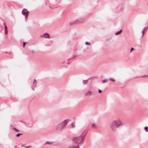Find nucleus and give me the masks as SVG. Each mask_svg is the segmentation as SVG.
I'll return each instance as SVG.
<instances>
[{
  "label": "nucleus",
  "mask_w": 148,
  "mask_h": 148,
  "mask_svg": "<svg viewBox=\"0 0 148 148\" xmlns=\"http://www.w3.org/2000/svg\"><path fill=\"white\" fill-rule=\"evenodd\" d=\"M85 136L82 134L79 137L73 138V143L75 145L69 146L68 148H79V145L84 142Z\"/></svg>",
  "instance_id": "obj_1"
},
{
  "label": "nucleus",
  "mask_w": 148,
  "mask_h": 148,
  "mask_svg": "<svg viewBox=\"0 0 148 148\" xmlns=\"http://www.w3.org/2000/svg\"><path fill=\"white\" fill-rule=\"evenodd\" d=\"M122 125V124L120 120H117L114 121L111 123L110 127L112 131L114 132L117 128Z\"/></svg>",
  "instance_id": "obj_2"
},
{
  "label": "nucleus",
  "mask_w": 148,
  "mask_h": 148,
  "mask_svg": "<svg viewBox=\"0 0 148 148\" xmlns=\"http://www.w3.org/2000/svg\"><path fill=\"white\" fill-rule=\"evenodd\" d=\"M68 121V119H66L61 122L56 126V130L58 131L62 130L65 127Z\"/></svg>",
  "instance_id": "obj_3"
},
{
  "label": "nucleus",
  "mask_w": 148,
  "mask_h": 148,
  "mask_svg": "<svg viewBox=\"0 0 148 148\" xmlns=\"http://www.w3.org/2000/svg\"><path fill=\"white\" fill-rule=\"evenodd\" d=\"M22 13L25 16L26 18H27L29 12L26 9H23L22 11Z\"/></svg>",
  "instance_id": "obj_4"
},
{
  "label": "nucleus",
  "mask_w": 148,
  "mask_h": 148,
  "mask_svg": "<svg viewBox=\"0 0 148 148\" xmlns=\"http://www.w3.org/2000/svg\"><path fill=\"white\" fill-rule=\"evenodd\" d=\"M91 89V88H90L89 90L87 91L85 93V94L86 96H89L92 95V92L91 91H90V90Z\"/></svg>",
  "instance_id": "obj_5"
},
{
  "label": "nucleus",
  "mask_w": 148,
  "mask_h": 148,
  "mask_svg": "<svg viewBox=\"0 0 148 148\" xmlns=\"http://www.w3.org/2000/svg\"><path fill=\"white\" fill-rule=\"evenodd\" d=\"M42 37L46 38H50L49 34L47 33L44 34Z\"/></svg>",
  "instance_id": "obj_6"
},
{
  "label": "nucleus",
  "mask_w": 148,
  "mask_h": 148,
  "mask_svg": "<svg viewBox=\"0 0 148 148\" xmlns=\"http://www.w3.org/2000/svg\"><path fill=\"white\" fill-rule=\"evenodd\" d=\"M122 32V30H120L119 31L116 32L115 33V35H119L121 34Z\"/></svg>",
  "instance_id": "obj_7"
},
{
  "label": "nucleus",
  "mask_w": 148,
  "mask_h": 148,
  "mask_svg": "<svg viewBox=\"0 0 148 148\" xmlns=\"http://www.w3.org/2000/svg\"><path fill=\"white\" fill-rule=\"evenodd\" d=\"M108 79H102L101 80V81L103 83H104L106 82H107L108 81Z\"/></svg>",
  "instance_id": "obj_8"
},
{
  "label": "nucleus",
  "mask_w": 148,
  "mask_h": 148,
  "mask_svg": "<svg viewBox=\"0 0 148 148\" xmlns=\"http://www.w3.org/2000/svg\"><path fill=\"white\" fill-rule=\"evenodd\" d=\"M77 21V20H75V21H72V22H71L70 23V25H73V24H74Z\"/></svg>",
  "instance_id": "obj_9"
},
{
  "label": "nucleus",
  "mask_w": 148,
  "mask_h": 148,
  "mask_svg": "<svg viewBox=\"0 0 148 148\" xmlns=\"http://www.w3.org/2000/svg\"><path fill=\"white\" fill-rule=\"evenodd\" d=\"M88 79L84 80L83 81V83L84 84H86L88 83Z\"/></svg>",
  "instance_id": "obj_10"
},
{
  "label": "nucleus",
  "mask_w": 148,
  "mask_h": 148,
  "mask_svg": "<svg viewBox=\"0 0 148 148\" xmlns=\"http://www.w3.org/2000/svg\"><path fill=\"white\" fill-rule=\"evenodd\" d=\"M91 126L93 128H95V124L93 123H92L91 124Z\"/></svg>",
  "instance_id": "obj_11"
},
{
  "label": "nucleus",
  "mask_w": 148,
  "mask_h": 148,
  "mask_svg": "<svg viewBox=\"0 0 148 148\" xmlns=\"http://www.w3.org/2000/svg\"><path fill=\"white\" fill-rule=\"evenodd\" d=\"M144 129H145V131L146 132H147L148 131V127H144Z\"/></svg>",
  "instance_id": "obj_12"
},
{
  "label": "nucleus",
  "mask_w": 148,
  "mask_h": 148,
  "mask_svg": "<svg viewBox=\"0 0 148 148\" xmlns=\"http://www.w3.org/2000/svg\"><path fill=\"white\" fill-rule=\"evenodd\" d=\"M12 129L13 130H14L15 131H16L17 132H19V130L17 129L16 128H12Z\"/></svg>",
  "instance_id": "obj_13"
},
{
  "label": "nucleus",
  "mask_w": 148,
  "mask_h": 148,
  "mask_svg": "<svg viewBox=\"0 0 148 148\" xmlns=\"http://www.w3.org/2000/svg\"><path fill=\"white\" fill-rule=\"evenodd\" d=\"M53 143V142H49V141H47L45 143V144H52Z\"/></svg>",
  "instance_id": "obj_14"
},
{
  "label": "nucleus",
  "mask_w": 148,
  "mask_h": 148,
  "mask_svg": "<svg viewBox=\"0 0 148 148\" xmlns=\"http://www.w3.org/2000/svg\"><path fill=\"white\" fill-rule=\"evenodd\" d=\"M109 80L113 82L115 81V79L113 78H111L109 79Z\"/></svg>",
  "instance_id": "obj_15"
},
{
  "label": "nucleus",
  "mask_w": 148,
  "mask_h": 148,
  "mask_svg": "<svg viewBox=\"0 0 148 148\" xmlns=\"http://www.w3.org/2000/svg\"><path fill=\"white\" fill-rule=\"evenodd\" d=\"M142 35L141 37V38H142L143 36V35L144 34V31L143 30L142 31Z\"/></svg>",
  "instance_id": "obj_16"
},
{
  "label": "nucleus",
  "mask_w": 148,
  "mask_h": 148,
  "mask_svg": "<svg viewBox=\"0 0 148 148\" xmlns=\"http://www.w3.org/2000/svg\"><path fill=\"white\" fill-rule=\"evenodd\" d=\"M4 25H5V29H7V26L5 24V23H4Z\"/></svg>",
  "instance_id": "obj_17"
},
{
  "label": "nucleus",
  "mask_w": 148,
  "mask_h": 148,
  "mask_svg": "<svg viewBox=\"0 0 148 148\" xmlns=\"http://www.w3.org/2000/svg\"><path fill=\"white\" fill-rule=\"evenodd\" d=\"M22 134H18L16 135V136L17 137H18L20 136L21 135H22Z\"/></svg>",
  "instance_id": "obj_18"
},
{
  "label": "nucleus",
  "mask_w": 148,
  "mask_h": 148,
  "mask_svg": "<svg viewBox=\"0 0 148 148\" xmlns=\"http://www.w3.org/2000/svg\"><path fill=\"white\" fill-rule=\"evenodd\" d=\"M71 126L72 128H74L75 127V125L73 124V123H72L71 125Z\"/></svg>",
  "instance_id": "obj_19"
},
{
  "label": "nucleus",
  "mask_w": 148,
  "mask_h": 148,
  "mask_svg": "<svg viewBox=\"0 0 148 148\" xmlns=\"http://www.w3.org/2000/svg\"><path fill=\"white\" fill-rule=\"evenodd\" d=\"M134 49V48L133 47H132L131 49V51H130V53H131L132 51Z\"/></svg>",
  "instance_id": "obj_20"
},
{
  "label": "nucleus",
  "mask_w": 148,
  "mask_h": 148,
  "mask_svg": "<svg viewBox=\"0 0 148 148\" xmlns=\"http://www.w3.org/2000/svg\"><path fill=\"white\" fill-rule=\"evenodd\" d=\"M102 92V90H100V89L98 90V92L99 93H101Z\"/></svg>",
  "instance_id": "obj_21"
},
{
  "label": "nucleus",
  "mask_w": 148,
  "mask_h": 148,
  "mask_svg": "<svg viewBox=\"0 0 148 148\" xmlns=\"http://www.w3.org/2000/svg\"><path fill=\"white\" fill-rule=\"evenodd\" d=\"M147 28V27H145L143 29V30L145 31V30H146Z\"/></svg>",
  "instance_id": "obj_22"
},
{
  "label": "nucleus",
  "mask_w": 148,
  "mask_h": 148,
  "mask_svg": "<svg viewBox=\"0 0 148 148\" xmlns=\"http://www.w3.org/2000/svg\"><path fill=\"white\" fill-rule=\"evenodd\" d=\"M5 33L6 34H8V30H7V29L5 30Z\"/></svg>",
  "instance_id": "obj_23"
},
{
  "label": "nucleus",
  "mask_w": 148,
  "mask_h": 148,
  "mask_svg": "<svg viewBox=\"0 0 148 148\" xmlns=\"http://www.w3.org/2000/svg\"><path fill=\"white\" fill-rule=\"evenodd\" d=\"M85 44H86V45H89V42H85Z\"/></svg>",
  "instance_id": "obj_24"
},
{
  "label": "nucleus",
  "mask_w": 148,
  "mask_h": 148,
  "mask_svg": "<svg viewBox=\"0 0 148 148\" xmlns=\"http://www.w3.org/2000/svg\"><path fill=\"white\" fill-rule=\"evenodd\" d=\"M23 146H24L26 148H29V146H25L24 145H23Z\"/></svg>",
  "instance_id": "obj_25"
},
{
  "label": "nucleus",
  "mask_w": 148,
  "mask_h": 148,
  "mask_svg": "<svg viewBox=\"0 0 148 148\" xmlns=\"http://www.w3.org/2000/svg\"><path fill=\"white\" fill-rule=\"evenodd\" d=\"M26 44V42H24L23 43V46H25Z\"/></svg>",
  "instance_id": "obj_26"
},
{
  "label": "nucleus",
  "mask_w": 148,
  "mask_h": 148,
  "mask_svg": "<svg viewBox=\"0 0 148 148\" xmlns=\"http://www.w3.org/2000/svg\"><path fill=\"white\" fill-rule=\"evenodd\" d=\"M147 76L146 75H144L143 76H142V77H147Z\"/></svg>",
  "instance_id": "obj_27"
},
{
  "label": "nucleus",
  "mask_w": 148,
  "mask_h": 148,
  "mask_svg": "<svg viewBox=\"0 0 148 148\" xmlns=\"http://www.w3.org/2000/svg\"><path fill=\"white\" fill-rule=\"evenodd\" d=\"M36 82V80L35 79H34V82Z\"/></svg>",
  "instance_id": "obj_28"
},
{
  "label": "nucleus",
  "mask_w": 148,
  "mask_h": 148,
  "mask_svg": "<svg viewBox=\"0 0 148 148\" xmlns=\"http://www.w3.org/2000/svg\"><path fill=\"white\" fill-rule=\"evenodd\" d=\"M32 52L33 53H34V50H32Z\"/></svg>",
  "instance_id": "obj_29"
}]
</instances>
